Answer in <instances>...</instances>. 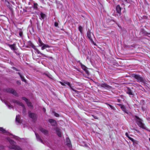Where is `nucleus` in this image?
Masks as SVG:
<instances>
[{"mask_svg": "<svg viewBox=\"0 0 150 150\" xmlns=\"http://www.w3.org/2000/svg\"><path fill=\"white\" fill-rule=\"evenodd\" d=\"M7 140L9 142L10 144V145L9 146L10 149H14L15 150H22V149L20 147L16 145V143L15 142L11 139L10 138H7Z\"/></svg>", "mask_w": 150, "mask_h": 150, "instance_id": "obj_1", "label": "nucleus"}, {"mask_svg": "<svg viewBox=\"0 0 150 150\" xmlns=\"http://www.w3.org/2000/svg\"><path fill=\"white\" fill-rule=\"evenodd\" d=\"M135 121L139 127L150 132V130H149L146 128L144 124L143 123V120L142 119L137 116H135Z\"/></svg>", "mask_w": 150, "mask_h": 150, "instance_id": "obj_2", "label": "nucleus"}, {"mask_svg": "<svg viewBox=\"0 0 150 150\" xmlns=\"http://www.w3.org/2000/svg\"><path fill=\"white\" fill-rule=\"evenodd\" d=\"M135 121L139 127L150 132V130H149L146 128L144 124L143 123V120L142 119L137 116H135Z\"/></svg>", "mask_w": 150, "mask_h": 150, "instance_id": "obj_3", "label": "nucleus"}, {"mask_svg": "<svg viewBox=\"0 0 150 150\" xmlns=\"http://www.w3.org/2000/svg\"><path fill=\"white\" fill-rule=\"evenodd\" d=\"M28 115L29 117L32 119L34 121H35L37 119V115L34 113L31 112L29 111L28 112Z\"/></svg>", "mask_w": 150, "mask_h": 150, "instance_id": "obj_4", "label": "nucleus"}, {"mask_svg": "<svg viewBox=\"0 0 150 150\" xmlns=\"http://www.w3.org/2000/svg\"><path fill=\"white\" fill-rule=\"evenodd\" d=\"M139 82H142L144 83L145 82V80L143 78L141 77L140 76H132Z\"/></svg>", "mask_w": 150, "mask_h": 150, "instance_id": "obj_5", "label": "nucleus"}, {"mask_svg": "<svg viewBox=\"0 0 150 150\" xmlns=\"http://www.w3.org/2000/svg\"><path fill=\"white\" fill-rule=\"evenodd\" d=\"M87 35L88 37L90 40L91 42L94 43L92 38V37L93 36V35L90 32L89 30L88 31L87 33Z\"/></svg>", "mask_w": 150, "mask_h": 150, "instance_id": "obj_6", "label": "nucleus"}, {"mask_svg": "<svg viewBox=\"0 0 150 150\" xmlns=\"http://www.w3.org/2000/svg\"><path fill=\"white\" fill-rule=\"evenodd\" d=\"M6 91L7 92H9L13 94V95L16 96H17V93L16 91H15L13 89L8 88L6 89Z\"/></svg>", "mask_w": 150, "mask_h": 150, "instance_id": "obj_7", "label": "nucleus"}, {"mask_svg": "<svg viewBox=\"0 0 150 150\" xmlns=\"http://www.w3.org/2000/svg\"><path fill=\"white\" fill-rule=\"evenodd\" d=\"M121 8L119 5H117L116 7V10L117 13V15L118 16H120L121 10Z\"/></svg>", "mask_w": 150, "mask_h": 150, "instance_id": "obj_8", "label": "nucleus"}, {"mask_svg": "<svg viewBox=\"0 0 150 150\" xmlns=\"http://www.w3.org/2000/svg\"><path fill=\"white\" fill-rule=\"evenodd\" d=\"M16 122L17 125L18 124H20L21 123L22 121L20 119V117L19 115H17L16 116Z\"/></svg>", "mask_w": 150, "mask_h": 150, "instance_id": "obj_9", "label": "nucleus"}, {"mask_svg": "<svg viewBox=\"0 0 150 150\" xmlns=\"http://www.w3.org/2000/svg\"><path fill=\"white\" fill-rule=\"evenodd\" d=\"M95 83L98 86H101L103 88H108V86L105 83H98L95 82Z\"/></svg>", "mask_w": 150, "mask_h": 150, "instance_id": "obj_10", "label": "nucleus"}, {"mask_svg": "<svg viewBox=\"0 0 150 150\" xmlns=\"http://www.w3.org/2000/svg\"><path fill=\"white\" fill-rule=\"evenodd\" d=\"M33 48L36 51L38 54H40L41 55H42L43 57H47L49 58L52 59V57H48L47 56L41 53L38 49L35 48V47H33Z\"/></svg>", "mask_w": 150, "mask_h": 150, "instance_id": "obj_11", "label": "nucleus"}, {"mask_svg": "<svg viewBox=\"0 0 150 150\" xmlns=\"http://www.w3.org/2000/svg\"><path fill=\"white\" fill-rule=\"evenodd\" d=\"M118 105L120 107L121 109L123 112H124L126 113H127V110L126 109V108L123 105H122L120 104H118Z\"/></svg>", "mask_w": 150, "mask_h": 150, "instance_id": "obj_12", "label": "nucleus"}, {"mask_svg": "<svg viewBox=\"0 0 150 150\" xmlns=\"http://www.w3.org/2000/svg\"><path fill=\"white\" fill-rule=\"evenodd\" d=\"M81 66L82 68L85 71L86 74H89V72L87 69V68L84 65L81 64Z\"/></svg>", "mask_w": 150, "mask_h": 150, "instance_id": "obj_13", "label": "nucleus"}, {"mask_svg": "<svg viewBox=\"0 0 150 150\" xmlns=\"http://www.w3.org/2000/svg\"><path fill=\"white\" fill-rule=\"evenodd\" d=\"M66 141L67 145L69 147H70L71 146V144L70 140L69 138H67L66 139Z\"/></svg>", "mask_w": 150, "mask_h": 150, "instance_id": "obj_14", "label": "nucleus"}, {"mask_svg": "<svg viewBox=\"0 0 150 150\" xmlns=\"http://www.w3.org/2000/svg\"><path fill=\"white\" fill-rule=\"evenodd\" d=\"M49 121L50 122L52 126H54L56 124V122L55 120L52 119H50L49 120Z\"/></svg>", "mask_w": 150, "mask_h": 150, "instance_id": "obj_15", "label": "nucleus"}, {"mask_svg": "<svg viewBox=\"0 0 150 150\" xmlns=\"http://www.w3.org/2000/svg\"><path fill=\"white\" fill-rule=\"evenodd\" d=\"M35 134L37 140L38 141H39L40 142H41L42 143H43V141H42V139L40 137L39 134H38L36 133H35Z\"/></svg>", "mask_w": 150, "mask_h": 150, "instance_id": "obj_16", "label": "nucleus"}, {"mask_svg": "<svg viewBox=\"0 0 150 150\" xmlns=\"http://www.w3.org/2000/svg\"><path fill=\"white\" fill-rule=\"evenodd\" d=\"M64 84H67V85H68L69 86V87L71 88V89L73 91H76L74 89H73L71 87V84H70V83L69 82H67V81H64Z\"/></svg>", "mask_w": 150, "mask_h": 150, "instance_id": "obj_17", "label": "nucleus"}, {"mask_svg": "<svg viewBox=\"0 0 150 150\" xmlns=\"http://www.w3.org/2000/svg\"><path fill=\"white\" fill-rule=\"evenodd\" d=\"M12 101L13 103H16L20 105V106L23 105V103H22L20 101L16 100H12Z\"/></svg>", "mask_w": 150, "mask_h": 150, "instance_id": "obj_18", "label": "nucleus"}, {"mask_svg": "<svg viewBox=\"0 0 150 150\" xmlns=\"http://www.w3.org/2000/svg\"><path fill=\"white\" fill-rule=\"evenodd\" d=\"M40 130L42 133H44V134H46L48 133V131L47 130L43 128H41L40 129Z\"/></svg>", "mask_w": 150, "mask_h": 150, "instance_id": "obj_19", "label": "nucleus"}, {"mask_svg": "<svg viewBox=\"0 0 150 150\" xmlns=\"http://www.w3.org/2000/svg\"><path fill=\"white\" fill-rule=\"evenodd\" d=\"M50 46L48 45L44 44L42 47L41 49L43 50L47 48H50Z\"/></svg>", "mask_w": 150, "mask_h": 150, "instance_id": "obj_20", "label": "nucleus"}, {"mask_svg": "<svg viewBox=\"0 0 150 150\" xmlns=\"http://www.w3.org/2000/svg\"><path fill=\"white\" fill-rule=\"evenodd\" d=\"M56 132L57 135L59 137H62V134L61 132L59 131V129H56Z\"/></svg>", "mask_w": 150, "mask_h": 150, "instance_id": "obj_21", "label": "nucleus"}, {"mask_svg": "<svg viewBox=\"0 0 150 150\" xmlns=\"http://www.w3.org/2000/svg\"><path fill=\"white\" fill-rule=\"evenodd\" d=\"M9 47L11 48V49L13 50H15V45L13 44V45H9Z\"/></svg>", "mask_w": 150, "mask_h": 150, "instance_id": "obj_22", "label": "nucleus"}, {"mask_svg": "<svg viewBox=\"0 0 150 150\" xmlns=\"http://www.w3.org/2000/svg\"><path fill=\"white\" fill-rule=\"evenodd\" d=\"M26 103L28 106L30 107V108H32L33 107V105L32 104V103L30 101L28 100L27 103Z\"/></svg>", "mask_w": 150, "mask_h": 150, "instance_id": "obj_23", "label": "nucleus"}, {"mask_svg": "<svg viewBox=\"0 0 150 150\" xmlns=\"http://www.w3.org/2000/svg\"><path fill=\"white\" fill-rule=\"evenodd\" d=\"M127 93L129 95H133V94L132 91L129 88H128Z\"/></svg>", "mask_w": 150, "mask_h": 150, "instance_id": "obj_24", "label": "nucleus"}, {"mask_svg": "<svg viewBox=\"0 0 150 150\" xmlns=\"http://www.w3.org/2000/svg\"><path fill=\"white\" fill-rule=\"evenodd\" d=\"M22 105H23L21 106H22L23 107V113H25L26 112V108L23 103L22 104Z\"/></svg>", "mask_w": 150, "mask_h": 150, "instance_id": "obj_25", "label": "nucleus"}, {"mask_svg": "<svg viewBox=\"0 0 150 150\" xmlns=\"http://www.w3.org/2000/svg\"><path fill=\"white\" fill-rule=\"evenodd\" d=\"M40 16H41V18H40V19H44L45 16V14L43 13L42 12L40 13Z\"/></svg>", "mask_w": 150, "mask_h": 150, "instance_id": "obj_26", "label": "nucleus"}, {"mask_svg": "<svg viewBox=\"0 0 150 150\" xmlns=\"http://www.w3.org/2000/svg\"><path fill=\"white\" fill-rule=\"evenodd\" d=\"M0 131L3 133H7L6 131L1 127H0Z\"/></svg>", "mask_w": 150, "mask_h": 150, "instance_id": "obj_27", "label": "nucleus"}, {"mask_svg": "<svg viewBox=\"0 0 150 150\" xmlns=\"http://www.w3.org/2000/svg\"><path fill=\"white\" fill-rule=\"evenodd\" d=\"M38 4L37 3H33V8L34 9H37L38 8Z\"/></svg>", "mask_w": 150, "mask_h": 150, "instance_id": "obj_28", "label": "nucleus"}, {"mask_svg": "<svg viewBox=\"0 0 150 150\" xmlns=\"http://www.w3.org/2000/svg\"><path fill=\"white\" fill-rule=\"evenodd\" d=\"M125 135H126V136L127 137H128V138L130 140H131V141H134V139H133L132 138L130 137H129L128 135V134L127 133H126V134H125Z\"/></svg>", "mask_w": 150, "mask_h": 150, "instance_id": "obj_29", "label": "nucleus"}, {"mask_svg": "<svg viewBox=\"0 0 150 150\" xmlns=\"http://www.w3.org/2000/svg\"><path fill=\"white\" fill-rule=\"evenodd\" d=\"M20 78H21L22 81L26 82V81L25 79H24V77L23 76H20Z\"/></svg>", "mask_w": 150, "mask_h": 150, "instance_id": "obj_30", "label": "nucleus"}, {"mask_svg": "<svg viewBox=\"0 0 150 150\" xmlns=\"http://www.w3.org/2000/svg\"><path fill=\"white\" fill-rule=\"evenodd\" d=\"M52 112L54 114V115L55 116H56L57 117H59V115L58 114L55 112L54 111H53Z\"/></svg>", "mask_w": 150, "mask_h": 150, "instance_id": "obj_31", "label": "nucleus"}, {"mask_svg": "<svg viewBox=\"0 0 150 150\" xmlns=\"http://www.w3.org/2000/svg\"><path fill=\"white\" fill-rule=\"evenodd\" d=\"M22 99L23 100H24L26 102V103L29 100L27 98H26L25 97H22Z\"/></svg>", "mask_w": 150, "mask_h": 150, "instance_id": "obj_32", "label": "nucleus"}, {"mask_svg": "<svg viewBox=\"0 0 150 150\" xmlns=\"http://www.w3.org/2000/svg\"><path fill=\"white\" fill-rule=\"evenodd\" d=\"M39 46H42V45H44V43H43L42 42V41L39 42Z\"/></svg>", "mask_w": 150, "mask_h": 150, "instance_id": "obj_33", "label": "nucleus"}, {"mask_svg": "<svg viewBox=\"0 0 150 150\" xmlns=\"http://www.w3.org/2000/svg\"><path fill=\"white\" fill-rule=\"evenodd\" d=\"M82 28L81 26L79 27V30L81 33H82Z\"/></svg>", "mask_w": 150, "mask_h": 150, "instance_id": "obj_34", "label": "nucleus"}, {"mask_svg": "<svg viewBox=\"0 0 150 150\" xmlns=\"http://www.w3.org/2000/svg\"><path fill=\"white\" fill-rule=\"evenodd\" d=\"M132 142H133V143L134 144H138V142L137 141L134 140V139L133 141Z\"/></svg>", "mask_w": 150, "mask_h": 150, "instance_id": "obj_35", "label": "nucleus"}, {"mask_svg": "<svg viewBox=\"0 0 150 150\" xmlns=\"http://www.w3.org/2000/svg\"><path fill=\"white\" fill-rule=\"evenodd\" d=\"M58 24L57 23L55 22L54 23V25L55 27H57L58 26Z\"/></svg>", "mask_w": 150, "mask_h": 150, "instance_id": "obj_36", "label": "nucleus"}, {"mask_svg": "<svg viewBox=\"0 0 150 150\" xmlns=\"http://www.w3.org/2000/svg\"><path fill=\"white\" fill-rule=\"evenodd\" d=\"M47 76V77L51 79H52V76H49V75H48V76Z\"/></svg>", "mask_w": 150, "mask_h": 150, "instance_id": "obj_37", "label": "nucleus"}, {"mask_svg": "<svg viewBox=\"0 0 150 150\" xmlns=\"http://www.w3.org/2000/svg\"><path fill=\"white\" fill-rule=\"evenodd\" d=\"M17 83L19 85H20L21 84V82L19 81H17Z\"/></svg>", "mask_w": 150, "mask_h": 150, "instance_id": "obj_38", "label": "nucleus"}, {"mask_svg": "<svg viewBox=\"0 0 150 150\" xmlns=\"http://www.w3.org/2000/svg\"><path fill=\"white\" fill-rule=\"evenodd\" d=\"M60 82L62 85L63 86H65V84H64V82L63 83L62 82Z\"/></svg>", "mask_w": 150, "mask_h": 150, "instance_id": "obj_39", "label": "nucleus"}, {"mask_svg": "<svg viewBox=\"0 0 150 150\" xmlns=\"http://www.w3.org/2000/svg\"><path fill=\"white\" fill-rule=\"evenodd\" d=\"M19 34L20 36L21 37L22 36V32H20L19 33Z\"/></svg>", "mask_w": 150, "mask_h": 150, "instance_id": "obj_40", "label": "nucleus"}, {"mask_svg": "<svg viewBox=\"0 0 150 150\" xmlns=\"http://www.w3.org/2000/svg\"><path fill=\"white\" fill-rule=\"evenodd\" d=\"M38 41L39 42L42 41L40 39V38H38Z\"/></svg>", "mask_w": 150, "mask_h": 150, "instance_id": "obj_41", "label": "nucleus"}, {"mask_svg": "<svg viewBox=\"0 0 150 150\" xmlns=\"http://www.w3.org/2000/svg\"><path fill=\"white\" fill-rule=\"evenodd\" d=\"M134 130L136 131L138 133H139L140 132L138 130L136 129H134Z\"/></svg>", "mask_w": 150, "mask_h": 150, "instance_id": "obj_42", "label": "nucleus"}, {"mask_svg": "<svg viewBox=\"0 0 150 150\" xmlns=\"http://www.w3.org/2000/svg\"><path fill=\"white\" fill-rule=\"evenodd\" d=\"M7 106H8V107L9 108H12V107L11 106H10L9 105H7Z\"/></svg>", "mask_w": 150, "mask_h": 150, "instance_id": "obj_43", "label": "nucleus"}, {"mask_svg": "<svg viewBox=\"0 0 150 150\" xmlns=\"http://www.w3.org/2000/svg\"><path fill=\"white\" fill-rule=\"evenodd\" d=\"M43 111H44V112H45V111H46V109H45V108H43Z\"/></svg>", "mask_w": 150, "mask_h": 150, "instance_id": "obj_44", "label": "nucleus"}, {"mask_svg": "<svg viewBox=\"0 0 150 150\" xmlns=\"http://www.w3.org/2000/svg\"><path fill=\"white\" fill-rule=\"evenodd\" d=\"M12 68H13L14 70H16V71H18V70L16 69V68L15 67H12Z\"/></svg>", "mask_w": 150, "mask_h": 150, "instance_id": "obj_45", "label": "nucleus"}, {"mask_svg": "<svg viewBox=\"0 0 150 150\" xmlns=\"http://www.w3.org/2000/svg\"><path fill=\"white\" fill-rule=\"evenodd\" d=\"M109 105L111 109H112V105Z\"/></svg>", "mask_w": 150, "mask_h": 150, "instance_id": "obj_46", "label": "nucleus"}, {"mask_svg": "<svg viewBox=\"0 0 150 150\" xmlns=\"http://www.w3.org/2000/svg\"><path fill=\"white\" fill-rule=\"evenodd\" d=\"M93 117L95 119H98L97 117L96 116H94V117L93 116Z\"/></svg>", "mask_w": 150, "mask_h": 150, "instance_id": "obj_47", "label": "nucleus"}, {"mask_svg": "<svg viewBox=\"0 0 150 150\" xmlns=\"http://www.w3.org/2000/svg\"><path fill=\"white\" fill-rule=\"evenodd\" d=\"M117 100H118V101L119 102H120V100L119 99H117Z\"/></svg>", "mask_w": 150, "mask_h": 150, "instance_id": "obj_48", "label": "nucleus"}, {"mask_svg": "<svg viewBox=\"0 0 150 150\" xmlns=\"http://www.w3.org/2000/svg\"><path fill=\"white\" fill-rule=\"evenodd\" d=\"M125 2H127V0H124Z\"/></svg>", "mask_w": 150, "mask_h": 150, "instance_id": "obj_49", "label": "nucleus"}, {"mask_svg": "<svg viewBox=\"0 0 150 150\" xmlns=\"http://www.w3.org/2000/svg\"><path fill=\"white\" fill-rule=\"evenodd\" d=\"M16 137V136H14V138H15Z\"/></svg>", "mask_w": 150, "mask_h": 150, "instance_id": "obj_50", "label": "nucleus"}, {"mask_svg": "<svg viewBox=\"0 0 150 150\" xmlns=\"http://www.w3.org/2000/svg\"><path fill=\"white\" fill-rule=\"evenodd\" d=\"M132 75H136L135 74H132ZM136 75H138V74H136Z\"/></svg>", "mask_w": 150, "mask_h": 150, "instance_id": "obj_51", "label": "nucleus"}, {"mask_svg": "<svg viewBox=\"0 0 150 150\" xmlns=\"http://www.w3.org/2000/svg\"><path fill=\"white\" fill-rule=\"evenodd\" d=\"M18 74L19 75H21L20 73L19 72H18Z\"/></svg>", "mask_w": 150, "mask_h": 150, "instance_id": "obj_52", "label": "nucleus"}, {"mask_svg": "<svg viewBox=\"0 0 150 150\" xmlns=\"http://www.w3.org/2000/svg\"><path fill=\"white\" fill-rule=\"evenodd\" d=\"M149 141L150 142V138H149Z\"/></svg>", "mask_w": 150, "mask_h": 150, "instance_id": "obj_53", "label": "nucleus"}, {"mask_svg": "<svg viewBox=\"0 0 150 150\" xmlns=\"http://www.w3.org/2000/svg\"><path fill=\"white\" fill-rule=\"evenodd\" d=\"M45 75H48V74H45Z\"/></svg>", "mask_w": 150, "mask_h": 150, "instance_id": "obj_54", "label": "nucleus"}]
</instances>
